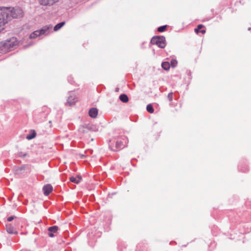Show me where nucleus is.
I'll return each mask as SVG.
<instances>
[{"mask_svg":"<svg viewBox=\"0 0 251 251\" xmlns=\"http://www.w3.org/2000/svg\"><path fill=\"white\" fill-rule=\"evenodd\" d=\"M6 230L10 234H17L18 233L16 229L10 224L6 225Z\"/></svg>","mask_w":251,"mask_h":251,"instance_id":"f8f14e48","label":"nucleus"},{"mask_svg":"<svg viewBox=\"0 0 251 251\" xmlns=\"http://www.w3.org/2000/svg\"><path fill=\"white\" fill-rule=\"evenodd\" d=\"M65 24V22H61V23H59L58 24H57L56 25H55V26L54 27V30L55 31H56L57 30H58L59 29H60Z\"/></svg>","mask_w":251,"mask_h":251,"instance_id":"dca6fc26","label":"nucleus"},{"mask_svg":"<svg viewBox=\"0 0 251 251\" xmlns=\"http://www.w3.org/2000/svg\"><path fill=\"white\" fill-rule=\"evenodd\" d=\"M151 43L152 45H156L162 49L164 48L166 45L165 38L163 36L153 37L151 39Z\"/></svg>","mask_w":251,"mask_h":251,"instance_id":"20e7f679","label":"nucleus"},{"mask_svg":"<svg viewBox=\"0 0 251 251\" xmlns=\"http://www.w3.org/2000/svg\"><path fill=\"white\" fill-rule=\"evenodd\" d=\"M58 229V227L56 226H50L48 228V235L50 237H53L54 236V235L53 234V233H56Z\"/></svg>","mask_w":251,"mask_h":251,"instance_id":"1a4fd4ad","label":"nucleus"},{"mask_svg":"<svg viewBox=\"0 0 251 251\" xmlns=\"http://www.w3.org/2000/svg\"><path fill=\"white\" fill-rule=\"evenodd\" d=\"M162 67L165 70H168L170 68V64L168 62H164L161 64Z\"/></svg>","mask_w":251,"mask_h":251,"instance_id":"f3484780","label":"nucleus"},{"mask_svg":"<svg viewBox=\"0 0 251 251\" xmlns=\"http://www.w3.org/2000/svg\"><path fill=\"white\" fill-rule=\"evenodd\" d=\"M52 187L50 184H47L43 187V191L45 196H48L52 192Z\"/></svg>","mask_w":251,"mask_h":251,"instance_id":"6e6552de","label":"nucleus"},{"mask_svg":"<svg viewBox=\"0 0 251 251\" xmlns=\"http://www.w3.org/2000/svg\"><path fill=\"white\" fill-rule=\"evenodd\" d=\"M118 91H119V88H116L115 92H118Z\"/></svg>","mask_w":251,"mask_h":251,"instance_id":"cd10ccee","label":"nucleus"},{"mask_svg":"<svg viewBox=\"0 0 251 251\" xmlns=\"http://www.w3.org/2000/svg\"><path fill=\"white\" fill-rule=\"evenodd\" d=\"M18 45L16 37H13L0 43V51L6 52L14 49Z\"/></svg>","mask_w":251,"mask_h":251,"instance_id":"f257e3e1","label":"nucleus"},{"mask_svg":"<svg viewBox=\"0 0 251 251\" xmlns=\"http://www.w3.org/2000/svg\"><path fill=\"white\" fill-rule=\"evenodd\" d=\"M147 110L150 113H153L154 112V109L152 105L151 104H149L147 106Z\"/></svg>","mask_w":251,"mask_h":251,"instance_id":"aec40b11","label":"nucleus"},{"mask_svg":"<svg viewBox=\"0 0 251 251\" xmlns=\"http://www.w3.org/2000/svg\"><path fill=\"white\" fill-rule=\"evenodd\" d=\"M168 94L171 95V94H173V93L172 92H170Z\"/></svg>","mask_w":251,"mask_h":251,"instance_id":"c85d7f7f","label":"nucleus"},{"mask_svg":"<svg viewBox=\"0 0 251 251\" xmlns=\"http://www.w3.org/2000/svg\"><path fill=\"white\" fill-rule=\"evenodd\" d=\"M78 98L76 95H70L67 99V103L69 105H72L75 104Z\"/></svg>","mask_w":251,"mask_h":251,"instance_id":"0eeeda50","label":"nucleus"},{"mask_svg":"<svg viewBox=\"0 0 251 251\" xmlns=\"http://www.w3.org/2000/svg\"><path fill=\"white\" fill-rule=\"evenodd\" d=\"M19 155V156L20 157H25L26 156V153H23V152H20Z\"/></svg>","mask_w":251,"mask_h":251,"instance_id":"393cba45","label":"nucleus"},{"mask_svg":"<svg viewBox=\"0 0 251 251\" xmlns=\"http://www.w3.org/2000/svg\"><path fill=\"white\" fill-rule=\"evenodd\" d=\"M167 27V25L159 26L157 28V30H158V31H159L160 32H162L164 31L165 30H166Z\"/></svg>","mask_w":251,"mask_h":251,"instance_id":"412c9836","label":"nucleus"},{"mask_svg":"<svg viewBox=\"0 0 251 251\" xmlns=\"http://www.w3.org/2000/svg\"><path fill=\"white\" fill-rule=\"evenodd\" d=\"M177 64V62L176 60L172 59L171 61V65L173 68H175Z\"/></svg>","mask_w":251,"mask_h":251,"instance_id":"4be33fe9","label":"nucleus"},{"mask_svg":"<svg viewBox=\"0 0 251 251\" xmlns=\"http://www.w3.org/2000/svg\"><path fill=\"white\" fill-rule=\"evenodd\" d=\"M50 112V109L47 107H43V108L39 111L36 115V119H35L38 123H40L44 121L47 116H48Z\"/></svg>","mask_w":251,"mask_h":251,"instance_id":"39448f33","label":"nucleus"},{"mask_svg":"<svg viewBox=\"0 0 251 251\" xmlns=\"http://www.w3.org/2000/svg\"><path fill=\"white\" fill-rule=\"evenodd\" d=\"M36 133L34 130H33L32 132L26 136V139L28 140L32 139L34 138L36 136Z\"/></svg>","mask_w":251,"mask_h":251,"instance_id":"6ab92c4d","label":"nucleus"},{"mask_svg":"<svg viewBox=\"0 0 251 251\" xmlns=\"http://www.w3.org/2000/svg\"><path fill=\"white\" fill-rule=\"evenodd\" d=\"M200 32H201L202 34H204V33H205V30H201Z\"/></svg>","mask_w":251,"mask_h":251,"instance_id":"bb28decb","label":"nucleus"},{"mask_svg":"<svg viewBox=\"0 0 251 251\" xmlns=\"http://www.w3.org/2000/svg\"><path fill=\"white\" fill-rule=\"evenodd\" d=\"M125 146V144H124L123 142L122 141H117L116 143V148L117 149V150H113L112 149H111V150L114 151H117L118 150H120L123 148H124Z\"/></svg>","mask_w":251,"mask_h":251,"instance_id":"4468645a","label":"nucleus"},{"mask_svg":"<svg viewBox=\"0 0 251 251\" xmlns=\"http://www.w3.org/2000/svg\"><path fill=\"white\" fill-rule=\"evenodd\" d=\"M119 99L123 102H126L128 101L127 95H120Z\"/></svg>","mask_w":251,"mask_h":251,"instance_id":"a211bd4d","label":"nucleus"},{"mask_svg":"<svg viewBox=\"0 0 251 251\" xmlns=\"http://www.w3.org/2000/svg\"><path fill=\"white\" fill-rule=\"evenodd\" d=\"M8 11V17L9 21L12 18H20L23 16V11L19 7H4Z\"/></svg>","mask_w":251,"mask_h":251,"instance_id":"f03ea898","label":"nucleus"},{"mask_svg":"<svg viewBox=\"0 0 251 251\" xmlns=\"http://www.w3.org/2000/svg\"><path fill=\"white\" fill-rule=\"evenodd\" d=\"M25 166H22L20 167H18L15 170V173L16 174H22L25 170Z\"/></svg>","mask_w":251,"mask_h":251,"instance_id":"2eb2a0df","label":"nucleus"},{"mask_svg":"<svg viewBox=\"0 0 251 251\" xmlns=\"http://www.w3.org/2000/svg\"><path fill=\"white\" fill-rule=\"evenodd\" d=\"M16 218V216H10V217H9L7 218V220L8 221H9V222H11V221H12L13 220H14V219L15 218Z\"/></svg>","mask_w":251,"mask_h":251,"instance_id":"b1692460","label":"nucleus"},{"mask_svg":"<svg viewBox=\"0 0 251 251\" xmlns=\"http://www.w3.org/2000/svg\"><path fill=\"white\" fill-rule=\"evenodd\" d=\"M173 95H168L167 96V98H168V100L170 101H171L173 99Z\"/></svg>","mask_w":251,"mask_h":251,"instance_id":"a878e982","label":"nucleus"},{"mask_svg":"<svg viewBox=\"0 0 251 251\" xmlns=\"http://www.w3.org/2000/svg\"><path fill=\"white\" fill-rule=\"evenodd\" d=\"M98 111L96 108H91L89 111V115L93 118H95L98 115Z\"/></svg>","mask_w":251,"mask_h":251,"instance_id":"9b49d317","label":"nucleus"},{"mask_svg":"<svg viewBox=\"0 0 251 251\" xmlns=\"http://www.w3.org/2000/svg\"><path fill=\"white\" fill-rule=\"evenodd\" d=\"M9 11L4 7L0 8V27L3 26L9 21Z\"/></svg>","mask_w":251,"mask_h":251,"instance_id":"7ed1b4c3","label":"nucleus"},{"mask_svg":"<svg viewBox=\"0 0 251 251\" xmlns=\"http://www.w3.org/2000/svg\"><path fill=\"white\" fill-rule=\"evenodd\" d=\"M82 179V177L81 176L78 175L76 176H72L70 177V180L74 183L78 184L79 183Z\"/></svg>","mask_w":251,"mask_h":251,"instance_id":"ddd939ff","label":"nucleus"},{"mask_svg":"<svg viewBox=\"0 0 251 251\" xmlns=\"http://www.w3.org/2000/svg\"><path fill=\"white\" fill-rule=\"evenodd\" d=\"M58 0H39L40 3L43 5H52Z\"/></svg>","mask_w":251,"mask_h":251,"instance_id":"9d476101","label":"nucleus"},{"mask_svg":"<svg viewBox=\"0 0 251 251\" xmlns=\"http://www.w3.org/2000/svg\"><path fill=\"white\" fill-rule=\"evenodd\" d=\"M52 26L51 25H46L43 27L41 29L37 30L34 32H33L30 35V38L34 39L41 35L44 34H48L49 32L50 29H51Z\"/></svg>","mask_w":251,"mask_h":251,"instance_id":"423d86ee","label":"nucleus"},{"mask_svg":"<svg viewBox=\"0 0 251 251\" xmlns=\"http://www.w3.org/2000/svg\"><path fill=\"white\" fill-rule=\"evenodd\" d=\"M203 25H199L195 29V31L198 33L200 31V30L203 27Z\"/></svg>","mask_w":251,"mask_h":251,"instance_id":"5701e85b","label":"nucleus"}]
</instances>
